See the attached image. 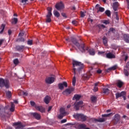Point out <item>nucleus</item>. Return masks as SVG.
<instances>
[{"mask_svg": "<svg viewBox=\"0 0 129 129\" xmlns=\"http://www.w3.org/2000/svg\"><path fill=\"white\" fill-rule=\"evenodd\" d=\"M94 120L95 122H103L106 121V119L105 118H100L99 119L94 118Z\"/></svg>", "mask_w": 129, "mask_h": 129, "instance_id": "26", "label": "nucleus"}, {"mask_svg": "<svg viewBox=\"0 0 129 129\" xmlns=\"http://www.w3.org/2000/svg\"><path fill=\"white\" fill-rule=\"evenodd\" d=\"M123 85V82H122V81L119 80L117 81V83H116V86H117V87H118L119 88H122V87Z\"/></svg>", "mask_w": 129, "mask_h": 129, "instance_id": "28", "label": "nucleus"}, {"mask_svg": "<svg viewBox=\"0 0 129 129\" xmlns=\"http://www.w3.org/2000/svg\"><path fill=\"white\" fill-rule=\"evenodd\" d=\"M47 10L48 11V13H47V15H46V17H50L51 18L52 15V13H51L52 8L48 7L47 8Z\"/></svg>", "mask_w": 129, "mask_h": 129, "instance_id": "23", "label": "nucleus"}, {"mask_svg": "<svg viewBox=\"0 0 129 129\" xmlns=\"http://www.w3.org/2000/svg\"><path fill=\"white\" fill-rule=\"evenodd\" d=\"M83 104V101H80L78 102H75L74 103V108L76 109V111L79 110L80 107L82 108Z\"/></svg>", "mask_w": 129, "mask_h": 129, "instance_id": "6", "label": "nucleus"}, {"mask_svg": "<svg viewBox=\"0 0 129 129\" xmlns=\"http://www.w3.org/2000/svg\"><path fill=\"white\" fill-rule=\"evenodd\" d=\"M125 91H122L120 93L117 92L115 94L116 99H118V98L124 96V95L125 94Z\"/></svg>", "mask_w": 129, "mask_h": 129, "instance_id": "15", "label": "nucleus"}, {"mask_svg": "<svg viewBox=\"0 0 129 129\" xmlns=\"http://www.w3.org/2000/svg\"><path fill=\"white\" fill-rule=\"evenodd\" d=\"M8 109V107H4L3 105H0V113H5V111Z\"/></svg>", "mask_w": 129, "mask_h": 129, "instance_id": "24", "label": "nucleus"}, {"mask_svg": "<svg viewBox=\"0 0 129 129\" xmlns=\"http://www.w3.org/2000/svg\"><path fill=\"white\" fill-rule=\"evenodd\" d=\"M117 69V66H114L111 68H109L105 70L106 72H109V71H112V70H116Z\"/></svg>", "mask_w": 129, "mask_h": 129, "instance_id": "27", "label": "nucleus"}, {"mask_svg": "<svg viewBox=\"0 0 129 129\" xmlns=\"http://www.w3.org/2000/svg\"><path fill=\"white\" fill-rule=\"evenodd\" d=\"M6 25L5 24H2L1 26V27L0 28V29L1 30L0 32V34H3V32L4 31Z\"/></svg>", "mask_w": 129, "mask_h": 129, "instance_id": "36", "label": "nucleus"}, {"mask_svg": "<svg viewBox=\"0 0 129 129\" xmlns=\"http://www.w3.org/2000/svg\"><path fill=\"white\" fill-rule=\"evenodd\" d=\"M27 44L28 45H33V41L32 40H28L27 41Z\"/></svg>", "mask_w": 129, "mask_h": 129, "instance_id": "48", "label": "nucleus"}, {"mask_svg": "<svg viewBox=\"0 0 129 129\" xmlns=\"http://www.w3.org/2000/svg\"><path fill=\"white\" fill-rule=\"evenodd\" d=\"M87 125L85 123L81 124H76L75 125V128L77 129H84L86 128Z\"/></svg>", "mask_w": 129, "mask_h": 129, "instance_id": "14", "label": "nucleus"}, {"mask_svg": "<svg viewBox=\"0 0 129 129\" xmlns=\"http://www.w3.org/2000/svg\"><path fill=\"white\" fill-rule=\"evenodd\" d=\"M115 18L117 20H119V15H118V12H115Z\"/></svg>", "mask_w": 129, "mask_h": 129, "instance_id": "47", "label": "nucleus"}, {"mask_svg": "<svg viewBox=\"0 0 129 129\" xmlns=\"http://www.w3.org/2000/svg\"><path fill=\"white\" fill-rule=\"evenodd\" d=\"M103 93L105 94H109L110 90L108 88H104L103 89Z\"/></svg>", "mask_w": 129, "mask_h": 129, "instance_id": "35", "label": "nucleus"}, {"mask_svg": "<svg viewBox=\"0 0 129 129\" xmlns=\"http://www.w3.org/2000/svg\"><path fill=\"white\" fill-rule=\"evenodd\" d=\"M18 95L21 96L23 95L24 96H28V93L27 92H25L23 91H20V93H18Z\"/></svg>", "mask_w": 129, "mask_h": 129, "instance_id": "31", "label": "nucleus"}, {"mask_svg": "<svg viewBox=\"0 0 129 129\" xmlns=\"http://www.w3.org/2000/svg\"><path fill=\"white\" fill-rule=\"evenodd\" d=\"M97 73H98V74H101L102 73V70H101L100 69H98L97 71Z\"/></svg>", "mask_w": 129, "mask_h": 129, "instance_id": "59", "label": "nucleus"}, {"mask_svg": "<svg viewBox=\"0 0 129 129\" xmlns=\"http://www.w3.org/2000/svg\"><path fill=\"white\" fill-rule=\"evenodd\" d=\"M30 105H31V106H34V107H35L36 106H35V102L34 101H30Z\"/></svg>", "mask_w": 129, "mask_h": 129, "instance_id": "49", "label": "nucleus"}, {"mask_svg": "<svg viewBox=\"0 0 129 129\" xmlns=\"http://www.w3.org/2000/svg\"><path fill=\"white\" fill-rule=\"evenodd\" d=\"M97 97H95V96H92L91 97V101L92 102H96L97 101Z\"/></svg>", "mask_w": 129, "mask_h": 129, "instance_id": "39", "label": "nucleus"}, {"mask_svg": "<svg viewBox=\"0 0 129 129\" xmlns=\"http://www.w3.org/2000/svg\"><path fill=\"white\" fill-rule=\"evenodd\" d=\"M105 13L108 17H110L111 16V12L109 10H106L105 12Z\"/></svg>", "mask_w": 129, "mask_h": 129, "instance_id": "43", "label": "nucleus"}, {"mask_svg": "<svg viewBox=\"0 0 129 129\" xmlns=\"http://www.w3.org/2000/svg\"><path fill=\"white\" fill-rule=\"evenodd\" d=\"M123 38L125 42L126 43H129V35L128 34H124L123 35Z\"/></svg>", "mask_w": 129, "mask_h": 129, "instance_id": "29", "label": "nucleus"}, {"mask_svg": "<svg viewBox=\"0 0 129 129\" xmlns=\"http://www.w3.org/2000/svg\"><path fill=\"white\" fill-rule=\"evenodd\" d=\"M15 111V105L13 103H11V107L10 108V111L14 112Z\"/></svg>", "mask_w": 129, "mask_h": 129, "instance_id": "38", "label": "nucleus"}, {"mask_svg": "<svg viewBox=\"0 0 129 129\" xmlns=\"http://www.w3.org/2000/svg\"><path fill=\"white\" fill-rule=\"evenodd\" d=\"M73 117L76 120L82 122H85L89 118L88 116L82 113H77L76 114H74Z\"/></svg>", "mask_w": 129, "mask_h": 129, "instance_id": "3", "label": "nucleus"}, {"mask_svg": "<svg viewBox=\"0 0 129 129\" xmlns=\"http://www.w3.org/2000/svg\"><path fill=\"white\" fill-rule=\"evenodd\" d=\"M18 21V19L16 18H14L12 19V20H11V24H16L17 23Z\"/></svg>", "mask_w": 129, "mask_h": 129, "instance_id": "32", "label": "nucleus"}, {"mask_svg": "<svg viewBox=\"0 0 129 129\" xmlns=\"http://www.w3.org/2000/svg\"><path fill=\"white\" fill-rule=\"evenodd\" d=\"M46 23H50L51 22V17H46Z\"/></svg>", "mask_w": 129, "mask_h": 129, "instance_id": "44", "label": "nucleus"}, {"mask_svg": "<svg viewBox=\"0 0 129 129\" xmlns=\"http://www.w3.org/2000/svg\"><path fill=\"white\" fill-rule=\"evenodd\" d=\"M119 5H120L118 2H114L113 4V6H112V8H113V10L115 11H117L118 10V8Z\"/></svg>", "mask_w": 129, "mask_h": 129, "instance_id": "18", "label": "nucleus"}, {"mask_svg": "<svg viewBox=\"0 0 129 129\" xmlns=\"http://www.w3.org/2000/svg\"><path fill=\"white\" fill-rule=\"evenodd\" d=\"M94 92H96L98 91V88L97 87H94L93 89Z\"/></svg>", "mask_w": 129, "mask_h": 129, "instance_id": "56", "label": "nucleus"}, {"mask_svg": "<svg viewBox=\"0 0 129 129\" xmlns=\"http://www.w3.org/2000/svg\"><path fill=\"white\" fill-rule=\"evenodd\" d=\"M104 51H99L98 52V55H103V54H104Z\"/></svg>", "mask_w": 129, "mask_h": 129, "instance_id": "61", "label": "nucleus"}, {"mask_svg": "<svg viewBox=\"0 0 129 129\" xmlns=\"http://www.w3.org/2000/svg\"><path fill=\"white\" fill-rule=\"evenodd\" d=\"M67 122V119H63L61 120V123H64Z\"/></svg>", "mask_w": 129, "mask_h": 129, "instance_id": "54", "label": "nucleus"}, {"mask_svg": "<svg viewBox=\"0 0 129 129\" xmlns=\"http://www.w3.org/2000/svg\"><path fill=\"white\" fill-rule=\"evenodd\" d=\"M5 87L6 89L10 88V82L8 80H5L2 78H0V87L4 88Z\"/></svg>", "mask_w": 129, "mask_h": 129, "instance_id": "4", "label": "nucleus"}, {"mask_svg": "<svg viewBox=\"0 0 129 129\" xmlns=\"http://www.w3.org/2000/svg\"><path fill=\"white\" fill-rule=\"evenodd\" d=\"M125 68H126L127 70H129V61L127 62Z\"/></svg>", "mask_w": 129, "mask_h": 129, "instance_id": "57", "label": "nucleus"}, {"mask_svg": "<svg viewBox=\"0 0 129 129\" xmlns=\"http://www.w3.org/2000/svg\"><path fill=\"white\" fill-rule=\"evenodd\" d=\"M18 40L20 41V42H25V39L23 37L20 38Z\"/></svg>", "mask_w": 129, "mask_h": 129, "instance_id": "51", "label": "nucleus"}, {"mask_svg": "<svg viewBox=\"0 0 129 129\" xmlns=\"http://www.w3.org/2000/svg\"><path fill=\"white\" fill-rule=\"evenodd\" d=\"M74 91V88H71L70 89H67L62 92V94L65 95H68V94H71L72 92Z\"/></svg>", "mask_w": 129, "mask_h": 129, "instance_id": "13", "label": "nucleus"}, {"mask_svg": "<svg viewBox=\"0 0 129 129\" xmlns=\"http://www.w3.org/2000/svg\"><path fill=\"white\" fill-rule=\"evenodd\" d=\"M88 51L89 55L91 56H94L96 54V52L94 49H89V47H85V51Z\"/></svg>", "mask_w": 129, "mask_h": 129, "instance_id": "11", "label": "nucleus"}, {"mask_svg": "<svg viewBox=\"0 0 129 129\" xmlns=\"http://www.w3.org/2000/svg\"><path fill=\"white\" fill-rule=\"evenodd\" d=\"M81 98V96L78 94H75L74 95L72 100H76V101H79Z\"/></svg>", "mask_w": 129, "mask_h": 129, "instance_id": "25", "label": "nucleus"}, {"mask_svg": "<svg viewBox=\"0 0 129 129\" xmlns=\"http://www.w3.org/2000/svg\"><path fill=\"white\" fill-rule=\"evenodd\" d=\"M13 63H14V64L15 65H18V64H19V63L18 59V58L15 59L13 60Z\"/></svg>", "mask_w": 129, "mask_h": 129, "instance_id": "45", "label": "nucleus"}, {"mask_svg": "<svg viewBox=\"0 0 129 129\" xmlns=\"http://www.w3.org/2000/svg\"><path fill=\"white\" fill-rule=\"evenodd\" d=\"M112 49H114V50H117L118 47L117 46H114V45H112Z\"/></svg>", "mask_w": 129, "mask_h": 129, "instance_id": "62", "label": "nucleus"}, {"mask_svg": "<svg viewBox=\"0 0 129 129\" xmlns=\"http://www.w3.org/2000/svg\"><path fill=\"white\" fill-rule=\"evenodd\" d=\"M53 14H54V16L56 17L57 18H58L60 16L59 13L57 11H54Z\"/></svg>", "mask_w": 129, "mask_h": 129, "instance_id": "37", "label": "nucleus"}, {"mask_svg": "<svg viewBox=\"0 0 129 129\" xmlns=\"http://www.w3.org/2000/svg\"><path fill=\"white\" fill-rule=\"evenodd\" d=\"M25 49L24 45H17L16 46V50L19 52H23Z\"/></svg>", "mask_w": 129, "mask_h": 129, "instance_id": "21", "label": "nucleus"}, {"mask_svg": "<svg viewBox=\"0 0 129 129\" xmlns=\"http://www.w3.org/2000/svg\"><path fill=\"white\" fill-rule=\"evenodd\" d=\"M106 57L108 59H115V58H116L115 55L111 52L107 53L106 55Z\"/></svg>", "mask_w": 129, "mask_h": 129, "instance_id": "17", "label": "nucleus"}, {"mask_svg": "<svg viewBox=\"0 0 129 129\" xmlns=\"http://www.w3.org/2000/svg\"><path fill=\"white\" fill-rule=\"evenodd\" d=\"M64 88L68 87V83L67 82H63L62 83L58 84V88L60 90H63Z\"/></svg>", "mask_w": 129, "mask_h": 129, "instance_id": "8", "label": "nucleus"}, {"mask_svg": "<svg viewBox=\"0 0 129 129\" xmlns=\"http://www.w3.org/2000/svg\"><path fill=\"white\" fill-rule=\"evenodd\" d=\"M52 108V107L51 106H49L48 108V110H47V111L48 112L50 111L51 110Z\"/></svg>", "mask_w": 129, "mask_h": 129, "instance_id": "60", "label": "nucleus"}, {"mask_svg": "<svg viewBox=\"0 0 129 129\" xmlns=\"http://www.w3.org/2000/svg\"><path fill=\"white\" fill-rule=\"evenodd\" d=\"M72 23L74 25H76L78 24V22L76 20H73L72 21Z\"/></svg>", "mask_w": 129, "mask_h": 129, "instance_id": "50", "label": "nucleus"}, {"mask_svg": "<svg viewBox=\"0 0 129 129\" xmlns=\"http://www.w3.org/2000/svg\"><path fill=\"white\" fill-rule=\"evenodd\" d=\"M31 115H32V116H33V117H35L37 120H40L41 119L40 115L37 112L32 113Z\"/></svg>", "mask_w": 129, "mask_h": 129, "instance_id": "22", "label": "nucleus"}, {"mask_svg": "<svg viewBox=\"0 0 129 129\" xmlns=\"http://www.w3.org/2000/svg\"><path fill=\"white\" fill-rule=\"evenodd\" d=\"M116 32V30L115 29H114V28H110L109 30L108 33H115V32Z\"/></svg>", "mask_w": 129, "mask_h": 129, "instance_id": "41", "label": "nucleus"}, {"mask_svg": "<svg viewBox=\"0 0 129 129\" xmlns=\"http://www.w3.org/2000/svg\"><path fill=\"white\" fill-rule=\"evenodd\" d=\"M59 113V115H58V118L59 119H62L63 117L67 114V112L66 111L65 109L62 107L60 108Z\"/></svg>", "mask_w": 129, "mask_h": 129, "instance_id": "5", "label": "nucleus"}, {"mask_svg": "<svg viewBox=\"0 0 129 129\" xmlns=\"http://www.w3.org/2000/svg\"><path fill=\"white\" fill-rule=\"evenodd\" d=\"M86 13V12H82V11L80 12L81 17L82 18L85 17Z\"/></svg>", "mask_w": 129, "mask_h": 129, "instance_id": "46", "label": "nucleus"}, {"mask_svg": "<svg viewBox=\"0 0 129 129\" xmlns=\"http://www.w3.org/2000/svg\"><path fill=\"white\" fill-rule=\"evenodd\" d=\"M35 109L39 111L41 113H45V109L42 106H35Z\"/></svg>", "mask_w": 129, "mask_h": 129, "instance_id": "16", "label": "nucleus"}, {"mask_svg": "<svg viewBox=\"0 0 129 129\" xmlns=\"http://www.w3.org/2000/svg\"><path fill=\"white\" fill-rule=\"evenodd\" d=\"M83 77L85 80H88L90 78V75L88 74H84Z\"/></svg>", "mask_w": 129, "mask_h": 129, "instance_id": "33", "label": "nucleus"}, {"mask_svg": "<svg viewBox=\"0 0 129 129\" xmlns=\"http://www.w3.org/2000/svg\"><path fill=\"white\" fill-rule=\"evenodd\" d=\"M103 43L105 46H106L107 43H108V39L105 36H104L103 37Z\"/></svg>", "mask_w": 129, "mask_h": 129, "instance_id": "30", "label": "nucleus"}, {"mask_svg": "<svg viewBox=\"0 0 129 129\" xmlns=\"http://www.w3.org/2000/svg\"><path fill=\"white\" fill-rule=\"evenodd\" d=\"M12 34V31L11 30H9L8 31V34H9V35H11Z\"/></svg>", "mask_w": 129, "mask_h": 129, "instance_id": "63", "label": "nucleus"}, {"mask_svg": "<svg viewBox=\"0 0 129 129\" xmlns=\"http://www.w3.org/2000/svg\"><path fill=\"white\" fill-rule=\"evenodd\" d=\"M28 2V0H20V2L23 3L24 5Z\"/></svg>", "mask_w": 129, "mask_h": 129, "instance_id": "52", "label": "nucleus"}, {"mask_svg": "<svg viewBox=\"0 0 129 129\" xmlns=\"http://www.w3.org/2000/svg\"><path fill=\"white\" fill-rule=\"evenodd\" d=\"M13 125L15 126V129H22L24 127L21 122H14Z\"/></svg>", "mask_w": 129, "mask_h": 129, "instance_id": "12", "label": "nucleus"}, {"mask_svg": "<svg viewBox=\"0 0 129 129\" xmlns=\"http://www.w3.org/2000/svg\"><path fill=\"white\" fill-rule=\"evenodd\" d=\"M112 114H113V113H109V114H102V117H109L110 116H111Z\"/></svg>", "mask_w": 129, "mask_h": 129, "instance_id": "40", "label": "nucleus"}, {"mask_svg": "<svg viewBox=\"0 0 129 129\" xmlns=\"http://www.w3.org/2000/svg\"><path fill=\"white\" fill-rule=\"evenodd\" d=\"M55 8L58 11H60V10H62L64 8V6L61 2H60V3H57L55 5Z\"/></svg>", "mask_w": 129, "mask_h": 129, "instance_id": "10", "label": "nucleus"}, {"mask_svg": "<svg viewBox=\"0 0 129 129\" xmlns=\"http://www.w3.org/2000/svg\"><path fill=\"white\" fill-rule=\"evenodd\" d=\"M120 119V116L118 114H116L114 116V119L113 120V122L114 124H117Z\"/></svg>", "mask_w": 129, "mask_h": 129, "instance_id": "9", "label": "nucleus"}, {"mask_svg": "<svg viewBox=\"0 0 129 129\" xmlns=\"http://www.w3.org/2000/svg\"><path fill=\"white\" fill-rule=\"evenodd\" d=\"M104 24L105 25H107L110 23L109 21L108 20H104V22H103Z\"/></svg>", "mask_w": 129, "mask_h": 129, "instance_id": "53", "label": "nucleus"}, {"mask_svg": "<svg viewBox=\"0 0 129 129\" xmlns=\"http://www.w3.org/2000/svg\"><path fill=\"white\" fill-rule=\"evenodd\" d=\"M4 42H5L4 39H0V47L2 46V44H3Z\"/></svg>", "mask_w": 129, "mask_h": 129, "instance_id": "55", "label": "nucleus"}, {"mask_svg": "<svg viewBox=\"0 0 129 129\" xmlns=\"http://www.w3.org/2000/svg\"><path fill=\"white\" fill-rule=\"evenodd\" d=\"M6 96H7V98L10 99L12 97V92L10 91L6 92Z\"/></svg>", "mask_w": 129, "mask_h": 129, "instance_id": "34", "label": "nucleus"}, {"mask_svg": "<svg viewBox=\"0 0 129 129\" xmlns=\"http://www.w3.org/2000/svg\"><path fill=\"white\" fill-rule=\"evenodd\" d=\"M126 93L125 92L124 95L123 96H122L123 100H126Z\"/></svg>", "mask_w": 129, "mask_h": 129, "instance_id": "58", "label": "nucleus"}, {"mask_svg": "<svg viewBox=\"0 0 129 129\" xmlns=\"http://www.w3.org/2000/svg\"><path fill=\"white\" fill-rule=\"evenodd\" d=\"M24 33H19V36H24Z\"/></svg>", "mask_w": 129, "mask_h": 129, "instance_id": "64", "label": "nucleus"}, {"mask_svg": "<svg viewBox=\"0 0 129 129\" xmlns=\"http://www.w3.org/2000/svg\"><path fill=\"white\" fill-rule=\"evenodd\" d=\"M71 42L74 44L76 47H78V49L82 52V53H85V44L81 43L80 44L79 42L78 41L76 38L71 37Z\"/></svg>", "mask_w": 129, "mask_h": 129, "instance_id": "2", "label": "nucleus"}, {"mask_svg": "<svg viewBox=\"0 0 129 129\" xmlns=\"http://www.w3.org/2000/svg\"><path fill=\"white\" fill-rule=\"evenodd\" d=\"M51 97L48 95H46L44 98V102L46 104H48L50 101Z\"/></svg>", "mask_w": 129, "mask_h": 129, "instance_id": "19", "label": "nucleus"}, {"mask_svg": "<svg viewBox=\"0 0 129 129\" xmlns=\"http://www.w3.org/2000/svg\"><path fill=\"white\" fill-rule=\"evenodd\" d=\"M73 67V73L74 76L73 77L72 80V85L73 87L76 86V75H80L81 72L82 71L83 68H84V64L81 62L78 61L77 60H73L72 61Z\"/></svg>", "mask_w": 129, "mask_h": 129, "instance_id": "1", "label": "nucleus"}, {"mask_svg": "<svg viewBox=\"0 0 129 129\" xmlns=\"http://www.w3.org/2000/svg\"><path fill=\"white\" fill-rule=\"evenodd\" d=\"M127 70H128L127 69H124V73L126 77L129 76V73Z\"/></svg>", "mask_w": 129, "mask_h": 129, "instance_id": "42", "label": "nucleus"}, {"mask_svg": "<svg viewBox=\"0 0 129 129\" xmlns=\"http://www.w3.org/2000/svg\"><path fill=\"white\" fill-rule=\"evenodd\" d=\"M45 82L47 84H52L55 82V78L54 77H47L45 79Z\"/></svg>", "mask_w": 129, "mask_h": 129, "instance_id": "7", "label": "nucleus"}, {"mask_svg": "<svg viewBox=\"0 0 129 129\" xmlns=\"http://www.w3.org/2000/svg\"><path fill=\"white\" fill-rule=\"evenodd\" d=\"M100 5L99 4H97L95 6V8L97 10H98L97 11V13H99V12H103L105 11V9L104 8L102 7H100Z\"/></svg>", "mask_w": 129, "mask_h": 129, "instance_id": "20", "label": "nucleus"}]
</instances>
